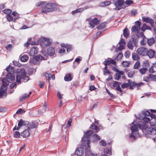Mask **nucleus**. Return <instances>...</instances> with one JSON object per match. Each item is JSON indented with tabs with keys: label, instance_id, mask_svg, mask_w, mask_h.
<instances>
[{
	"label": "nucleus",
	"instance_id": "f257e3e1",
	"mask_svg": "<svg viewBox=\"0 0 156 156\" xmlns=\"http://www.w3.org/2000/svg\"><path fill=\"white\" fill-rule=\"evenodd\" d=\"M30 79L29 77L26 76V73L24 69H21L19 73V75L16 76V81L18 84L21 82H26Z\"/></svg>",
	"mask_w": 156,
	"mask_h": 156
},
{
	"label": "nucleus",
	"instance_id": "f03ea898",
	"mask_svg": "<svg viewBox=\"0 0 156 156\" xmlns=\"http://www.w3.org/2000/svg\"><path fill=\"white\" fill-rule=\"evenodd\" d=\"M42 9L41 12L42 13H44L46 14L48 12L55 11L56 10V5L54 3H48L44 6L43 5Z\"/></svg>",
	"mask_w": 156,
	"mask_h": 156
},
{
	"label": "nucleus",
	"instance_id": "7ed1b4c3",
	"mask_svg": "<svg viewBox=\"0 0 156 156\" xmlns=\"http://www.w3.org/2000/svg\"><path fill=\"white\" fill-rule=\"evenodd\" d=\"M5 69L7 71L8 73L6 75V78L5 79L7 80L6 81L9 83V82H11L15 80V76L12 74V73L14 72V69L9 65Z\"/></svg>",
	"mask_w": 156,
	"mask_h": 156
},
{
	"label": "nucleus",
	"instance_id": "20e7f679",
	"mask_svg": "<svg viewBox=\"0 0 156 156\" xmlns=\"http://www.w3.org/2000/svg\"><path fill=\"white\" fill-rule=\"evenodd\" d=\"M138 125L139 128L143 130H144L145 132V136L147 137L152 138L155 141V139L153 137V136L151 134H147V132L146 130L147 128H152L151 127H147L146 124L143 121H139L138 122Z\"/></svg>",
	"mask_w": 156,
	"mask_h": 156
},
{
	"label": "nucleus",
	"instance_id": "39448f33",
	"mask_svg": "<svg viewBox=\"0 0 156 156\" xmlns=\"http://www.w3.org/2000/svg\"><path fill=\"white\" fill-rule=\"evenodd\" d=\"M143 120L146 122H149L151 126H156V115L154 114H151L148 117H144Z\"/></svg>",
	"mask_w": 156,
	"mask_h": 156
},
{
	"label": "nucleus",
	"instance_id": "423d86ee",
	"mask_svg": "<svg viewBox=\"0 0 156 156\" xmlns=\"http://www.w3.org/2000/svg\"><path fill=\"white\" fill-rule=\"evenodd\" d=\"M136 124L135 122H133L130 125L131 126V133L130 134L129 136L131 138L135 139L136 137H137L138 135V127L136 125Z\"/></svg>",
	"mask_w": 156,
	"mask_h": 156
},
{
	"label": "nucleus",
	"instance_id": "0eeeda50",
	"mask_svg": "<svg viewBox=\"0 0 156 156\" xmlns=\"http://www.w3.org/2000/svg\"><path fill=\"white\" fill-rule=\"evenodd\" d=\"M7 80L4 78L2 80V85L0 90V98L3 96L5 92L7 89V86L9 83L6 81Z\"/></svg>",
	"mask_w": 156,
	"mask_h": 156
},
{
	"label": "nucleus",
	"instance_id": "6e6552de",
	"mask_svg": "<svg viewBox=\"0 0 156 156\" xmlns=\"http://www.w3.org/2000/svg\"><path fill=\"white\" fill-rule=\"evenodd\" d=\"M93 133V131L92 130L88 131L84 133V136L82 138V140L86 142L87 145L88 147H90V141L88 140V137L92 135Z\"/></svg>",
	"mask_w": 156,
	"mask_h": 156
},
{
	"label": "nucleus",
	"instance_id": "1a4fd4ad",
	"mask_svg": "<svg viewBox=\"0 0 156 156\" xmlns=\"http://www.w3.org/2000/svg\"><path fill=\"white\" fill-rule=\"evenodd\" d=\"M136 52L138 55L142 56L146 55L147 54V50L144 47H141L138 48Z\"/></svg>",
	"mask_w": 156,
	"mask_h": 156
},
{
	"label": "nucleus",
	"instance_id": "9d476101",
	"mask_svg": "<svg viewBox=\"0 0 156 156\" xmlns=\"http://www.w3.org/2000/svg\"><path fill=\"white\" fill-rule=\"evenodd\" d=\"M87 21L89 22V24L90 25V27L92 28L94 27L95 26L97 25L98 23V20L96 18L94 19L92 18H89L87 19Z\"/></svg>",
	"mask_w": 156,
	"mask_h": 156
},
{
	"label": "nucleus",
	"instance_id": "9b49d317",
	"mask_svg": "<svg viewBox=\"0 0 156 156\" xmlns=\"http://www.w3.org/2000/svg\"><path fill=\"white\" fill-rule=\"evenodd\" d=\"M29 124V122L24 120L20 119L18 122V126L17 130H19L22 126H27Z\"/></svg>",
	"mask_w": 156,
	"mask_h": 156
},
{
	"label": "nucleus",
	"instance_id": "f8f14e48",
	"mask_svg": "<svg viewBox=\"0 0 156 156\" xmlns=\"http://www.w3.org/2000/svg\"><path fill=\"white\" fill-rule=\"evenodd\" d=\"M142 20L144 22L149 23L152 27H154V20L149 17H142Z\"/></svg>",
	"mask_w": 156,
	"mask_h": 156
},
{
	"label": "nucleus",
	"instance_id": "ddd939ff",
	"mask_svg": "<svg viewBox=\"0 0 156 156\" xmlns=\"http://www.w3.org/2000/svg\"><path fill=\"white\" fill-rule=\"evenodd\" d=\"M117 72L115 76V79L116 80H119L121 77V76L123 74V71H119L116 68H115L114 70Z\"/></svg>",
	"mask_w": 156,
	"mask_h": 156
},
{
	"label": "nucleus",
	"instance_id": "4468645a",
	"mask_svg": "<svg viewBox=\"0 0 156 156\" xmlns=\"http://www.w3.org/2000/svg\"><path fill=\"white\" fill-rule=\"evenodd\" d=\"M38 48L37 47H34L32 48L29 52V55L31 56H34L37 53Z\"/></svg>",
	"mask_w": 156,
	"mask_h": 156
},
{
	"label": "nucleus",
	"instance_id": "2eb2a0df",
	"mask_svg": "<svg viewBox=\"0 0 156 156\" xmlns=\"http://www.w3.org/2000/svg\"><path fill=\"white\" fill-rule=\"evenodd\" d=\"M147 134H151L153 136L156 134V127L152 128H147L146 129Z\"/></svg>",
	"mask_w": 156,
	"mask_h": 156
},
{
	"label": "nucleus",
	"instance_id": "dca6fc26",
	"mask_svg": "<svg viewBox=\"0 0 156 156\" xmlns=\"http://www.w3.org/2000/svg\"><path fill=\"white\" fill-rule=\"evenodd\" d=\"M84 152L83 150L81 148H77L75 151V154L80 156L83 155Z\"/></svg>",
	"mask_w": 156,
	"mask_h": 156
},
{
	"label": "nucleus",
	"instance_id": "f3484780",
	"mask_svg": "<svg viewBox=\"0 0 156 156\" xmlns=\"http://www.w3.org/2000/svg\"><path fill=\"white\" fill-rule=\"evenodd\" d=\"M60 46L61 47L66 49L67 52L69 51L72 49V46L71 45H67L64 43L61 44Z\"/></svg>",
	"mask_w": 156,
	"mask_h": 156
},
{
	"label": "nucleus",
	"instance_id": "a211bd4d",
	"mask_svg": "<svg viewBox=\"0 0 156 156\" xmlns=\"http://www.w3.org/2000/svg\"><path fill=\"white\" fill-rule=\"evenodd\" d=\"M149 58H152L154 57L155 55V51L151 49L147 51V54Z\"/></svg>",
	"mask_w": 156,
	"mask_h": 156
},
{
	"label": "nucleus",
	"instance_id": "6ab92c4d",
	"mask_svg": "<svg viewBox=\"0 0 156 156\" xmlns=\"http://www.w3.org/2000/svg\"><path fill=\"white\" fill-rule=\"evenodd\" d=\"M40 60L39 55H37L34 57L33 58L30 60L31 63H33L34 64H36L37 62H38Z\"/></svg>",
	"mask_w": 156,
	"mask_h": 156
},
{
	"label": "nucleus",
	"instance_id": "aec40b11",
	"mask_svg": "<svg viewBox=\"0 0 156 156\" xmlns=\"http://www.w3.org/2000/svg\"><path fill=\"white\" fill-rule=\"evenodd\" d=\"M47 51L48 55L51 56L53 55L55 52V48L52 47H49Z\"/></svg>",
	"mask_w": 156,
	"mask_h": 156
},
{
	"label": "nucleus",
	"instance_id": "412c9836",
	"mask_svg": "<svg viewBox=\"0 0 156 156\" xmlns=\"http://www.w3.org/2000/svg\"><path fill=\"white\" fill-rule=\"evenodd\" d=\"M29 129H25L23 132L21 133V136L23 137H27L29 136L30 135V133Z\"/></svg>",
	"mask_w": 156,
	"mask_h": 156
},
{
	"label": "nucleus",
	"instance_id": "4be33fe9",
	"mask_svg": "<svg viewBox=\"0 0 156 156\" xmlns=\"http://www.w3.org/2000/svg\"><path fill=\"white\" fill-rule=\"evenodd\" d=\"M103 63L105 66H107V65H109L111 63L113 65H115L116 62L114 60L110 59L107 60L106 61H104Z\"/></svg>",
	"mask_w": 156,
	"mask_h": 156
},
{
	"label": "nucleus",
	"instance_id": "5701e85b",
	"mask_svg": "<svg viewBox=\"0 0 156 156\" xmlns=\"http://www.w3.org/2000/svg\"><path fill=\"white\" fill-rule=\"evenodd\" d=\"M51 40L48 38H44V44L45 46H48L51 45Z\"/></svg>",
	"mask_w": 156,
	"mask_h": 156
},
{
	"label": "nucleus",
	"instance_id": "b1692460",
	"mask_svg": "<svg viewBox=\"0 0 156 156\" xmlns=\"http://www.w3.org/2000/svg\"><path fill=\"white\" fill-rule=\"evenodd\" d=\"M131 30L133 32L135 33H138L140 30V27H139L134 26L132 27Z\"/></svg>",
	"mask_w": 156,
	"mask_h": 156
},
{
	"label": "nucleus",
	"instance_id": "393cba45",
	"mask_svg": "<svg viewBox=\"0 0 156 156\" xmlns=\"http://www.w3.org/2000/svg\"><path fill=\"white\" fill-rule=\"evenodd\" d=\"M44 76L45 77L46 79L48 80V83H49V85H48V88H49L50 87V83L49 80L51 79V74H48L46 73H45Z\"/></svg>",
	"mask_w": 156,
	"mask_h": 156
},
{
	"label": "nucleus",
	"instance_id": "a878e982",
	"mask_svg": "<svg viewBox=\"0 0 156 156\" xmlns=\"http://www.w3.org/2000/svg\"><path fill=\"white\" fill-rule=\"evenodd\" d=\"M123 0H118L115 3V5L117 6H119L120 8H119L118 9H121V6L122 5L123 3Z\"/></svg>",
	"mask_w": 156,
	"mask_h": 156
},
{
	"label": "nucleus",
	"instance_id": "bb28decb",
	"mask_svg": "<svg viewBox=\"0 0 156 156\" xmlns=\"http://www.w3.org/2000/svg\"><path fill=\"white\" fill-rule=\"evenodd\" d=\"M66 48H60L59 49V56H62L65 53Z\"/></svg>",
	"mask_w": 156,
	"mask_h": 156
},
{
	"label": "nucleus",
	"instance_id": "cd10ccee",
	"mask_svg": "<svg viewBox=\"0 0 156 156\" xmlns=\"http://www.w3.org/2000/svg\"><path fill=\"white\" fill-rule=\"evenodd\" d=\"M65 80L66 81H71L72 79V77L70 73L67 74L64 77Z\"/></svg>",
	"mask_w": 156,
	"mask_h": 156
},
{
	"label": "nucleus",
	"instance_id": "c85d7f7f",
	"mask_svg": "<svg viewBox=\"0 0 156 156\" xmlns=\"http://www.w3.org/2000/svg\"><path fill=\"white\" fill-rule=\"evenodd\" d=\"M132 58L133 60H138L140 59V58L137 53H133L132 54Z\"/></svg>",
	"mask_w": 156,
	"mask_h": 156
},
{
	"label": "nucleus",
	"instance_id": "c756f323",
	"mask_svg": "<svg viewBox=\"0 0 156 156\" xmlns=\"http://www.w3.org/2000/svg\"><path fill=\"white\" fill-rule=\"evenodd\" d=\"M84 9L83 8H80L73 11L72 12V14L73 15H74L75 14L78 12H82L83 11Z\"/></svg>",
	"mask_w": 156,
	"mask_h": 156
},
{
	"label": "nucleus",
	"instance_id": "7c9ffc66",
	"mask_svg": "<svg viewBox=\"0 0 156 156\" xmlns=\"http://www.w3.org/2000/svg\"><path fill=\"white\" fill-rule=\"evenodd\" d=\"M37 127L36 124L34 122H32L30 124L29 126L27 128L28 129H34L36 128Z\"/></svg>",
	"mask_w": 156,
	"mask_h": 156
},
{
	"label": "nucleus",
	"instance_id": "2f4dec72",
	"mask_svg": "<svg viewBox=\"0 0 156 156\" xmlns=\"http://www.w3.org/2000/svg\"><path fill=\"white\" fill-rule=\"evenodd\" d=\"M28 58L29 57L27 55H24L21 57L20 60L22 62H25L28 60Z\"/></svg>",
	"mask_w": 156,
	"mask_h": 156
},
{
	"label": "nucleus",
	"instance_id": "473e14b6",
	"mask_svg": "<svg viewBox=\"0 0 156 156\" xmlns=\"http://www.w3.org/2000/svg\"><path fill=\"white\" fill-rule=\"evenodd\" d=\"M123 35L125 37L127 38L129 35V32L128 29L125 28L123 30Z\"/></svg>",
	"mask_w": 156,
	"mask_h": 156
},
{
	"label": "nucleus",
	"instance_id": "72a5a7b5",
	"mask_svg": "<svg viewBox=\"0 0 156 156\" xmlns=\"http://www.w3.org/2000/svg\"><path fill=\"white\" fill-rule=\"evenodd\" d=\"M148 44L149 46H151L154 43V38H151L147 39Z\"/></svg>",
	"mask_w": 156,
	"mask_h": 156
},
{
	"label": "nucleus",
	"instance_id": "f704fd0d",
	"mask_svg": "<svg viewBox=\"0 0 156 156\" xmlns=\"http://www.w3.org/2000/svg\"><path fill=\"white\" fill-rule=\"evenodd\" d=\"M142 84L143 83H140L138 84H135L133 83V84H131V83L130 82H130H129V85H130L129 89H133V86H135V85H136L139 86Z\"/></svg>",
	"mask_w": 156,
	"mask_h": 156
},
{
	"label": "nucleus",
	"instance_id": "c9c22d12",
	"mask_svg": "<svg viewBox=\"0 0 156 156\" xmlns=\"http://www.w3.org/2000/svg\"><path fill=\"white\" fill-rule=\"evenodd\" d=\"M146 29L151 30V28L147 26L145 23H144L141 28V30L142 31H144Z\"/></svg>",
	"mask_w": 156,
	"mask_h": 156
},
{
	"label": "nucleus",
	"instance_id": "e433bc0d",
	"mask_svg": "<svg viewBox=\"0 0 156 156\" xmlns=\"http://www.w3.org/2000/svg\"><path fill=\"white\" fill-rule=\"evenodd\" d=\"M27 97V94H23L22 96H21L20 98V101L21 102H23L26 99Z\"/></svg>",
	"mask_w": 156,
	"mask_h": 156
},
{
	"label": "nucleus",
	"instance_id": "4c0bfd02",
	"mask_svg": "<svg viewBox=\"0 0 156 156\" xmlns=\"http://www.w3.org/2000/svg\"><path fill=\"white\" fill-rule=\"evenodd\" d=\"M130 64V62L124 61H123L122 62V65L125 67H128L129 66Z\"/></svg>",
	"mask_w": 156,
	"mask_h": 156
},
{
	"label": "nucleus",
	"instance_id": "58836bf2",
	"mask_svg": "<svg viewBox=\"0 0 156 156\" xmlns=\"http://www.w3.org/2000/svg\"><path fill=\"white\" fill-rule=\"evenodd\" d=\"M142 114L144 117H148L150 116L149 112L147 111H143Z\"/></svg>",
	"mask_w": 156,
	"mask_h": 156
},
{
	"label": "nucleus",
	"instance_id": "ea45409f",
	"mask_svg": "<svg viewBox=\"0 0 156 156\" xmlns=\"http://www.w3.org/2000/svg\"><path fill=\"white\" fill-rule=\"evenodd\" d=\"M128 82V83H125L122 85L121 87L122 88H125L128 87L129 86V82H130V80H129Z\"/></svg>",
	"mask_w": 156,
	"mask_h": 156
},
{
	"label": "nucleus",
	"instance_id": "a19ab883",
	"mask_svg": "<svg viewBox=\"0 0 156 156\" xmlns=\"http://www.w3.org/2000/svg\"><path fill=\"white\" fill-rule=\"evenodd\" d=\"M123 56V54L122 53H119L115 58V59L117 60H120L121 59Z\"/></svg>",
	"mask_w": 156,
	"mask_h": 156
},
{
	"label": "nucleus",
	"instance_id": "79ce46f5",
	"mask_svg": "<svg viewBox=\"0 0 156 156\" xmlns=\"http://www.w3.org/2000/svg\"><path fill=\"white\" fill-rule=\"evenodd\" d=\"M110 3L111 2L110 1H106L101 3V5L102 6H106L109 5Z\"/></svg>",
	"mask_w": 156,
	"mask_h": 156
},
{
	"label": "nucleus",
	"instance_id": "37998d69",
	"mask_svg": "<svg viewBox=\"0 0 156 156\" xmlns=\"http://www.w3.org/2000/svg\"><path fill=\"white\" fill-rule=\"evenodd\" d=\"M106 27V24L103 23L101 24L100 26L98 27V29H102L105 28Z\"/></svg>",
	"mask_w": 156,
	"mask_h": 156
},
{
	"label": "nucleus",
	"instance_id": "c03bdc74",
	"mask_svg": "<svg viewBox=\"0 0 156 156\" xmlns=\"http://www.w3.org/2000/svg\"><path fill=\"white\" fill-rule=\"evenodd\" d=\"M21 134L20 132L18 131H16L14 133V136L16 138L20 137Z\"/></svg>",
	"mask_w": 156,
	"mask_h": 156
},
{
	"label": "nucleus",
	"instance_id": "a18cd8bd",
	"mask_svg": "<svg viewBox=\"0 0 156 156\" xmlns=\"http://www.w3.org/2000/svg\"><path fill=\"white\" fill-rule=\"evenodd\" d=\"M99 144L100 146L104 147H105L107 145L106 142L103 140H101L99 142Z\"/></svg>",
	"mask_w": 156,
	"mask_h": 156
},
{
	"label": "nucleus",
	"instance_id": "49530a36",
	"mask_svg": "<svg viewBox=\"0 0 156 156\" xmlns=\"http://www.w3.org/2000/svg\"><path fill=\"white\" fill-rule=\"evenodd\" d=\"M147 70V69L145 68H143L142 69H140L139 70V71L141 74H144L145 73Z\"/></svg>",
	"mask_w": 156,
	"mask_h": 156
},
{
	"label": "nucleus",
	"instance_id": "de8ad7c7",
	"mask_svg": "<svg viewBox=\"0 0 156 156\" xmlns=\"http://www.w3.org/2000/svg\"><path fill=\"white\" fill-rule=\"evenodd\" d=\"M140 66V62L137 61L134 64L133 68L134 69H138Z\"/></svg>",
	"mask_w": 156,
	"mask_h": 156
},
{
	"label": "nucleus",
	"instance_id": "09e8293b",
	"mask_svg": "<svg viewBox=\"0 0 156 156\" xmlns=\"http://www.w3.org/2000/svg\"><path fill=\"white\" fill-rule=\"evenodd\" d=\"M104 153L105 154H109L110 155L111 154V153L110 151H109V150L108 148H105L104 150Z\"/></svg>",
	"mask_w": 156,
	"mask_h": 156
},
{
	"label": "nucleus",
	"instance_id": "8fccbe9b",
	"mask_svg": "<svg viewBox=\"0 0 156 156\" xmlns=\"http://www.w3.org/2000/svg\"><path fill=\"white\" fill-rule=\"evenodd\" d=\"M150 78L152 81H156V76L153 75V74H151L150 75Z\"/></svg>",
	"mask_w": 156,
	"mask_h": 156
},
{
	"label": "nucleus",
	"instance_id": "3c124183",
	"mask_svg": "<svg viewBox=\"0 0 156 156\" xmlns=\"http://www.w3.org/2000/svg\"><path fill=\"white\" fill-rule=\"evenodd\" d=\"M3 12L6 14H9L12 12L11 10L5 9L3 11Z\"/></svg>",
	"mask_w": 156,
	"mask_h": 156
},
{
	"label": "nucleus",
	"instance_id": "603ef678",
	"mask_svg": "<svg viewBox=\"0 0 156 156\" xmlns=\"http://www.w3.org/2000/svg\"><path fill=\"white\" fill-rule=\"evenodd\" d=\"M121 83L117 81H114L113 83V86L114 87H117L118 86H120Z\"/></svg>",
	"mask_w": 156,
	"mask_h": 156
},
{
	"label": "nucleus",
	"instance_id": "864d4df0",
	"mask_svg": "<svg viewBox=\"0 0 156 156\" xmlns=\"http://www.w3.org/2000/svg\"><path fill=\"white\" fill-rule=\"evenodd\" d=\"M135 72L134 71H131L128 73V76L129 77H132L135 74Z\"/></svg>",
	"mask_w": 156,
	"mask_h": 156
},
{
	"label": "nucleus",
	"instance_id": "5fc2aeb1",
	"mask_svg": "<svg viewBox=\"0 0 156 156\" xmlns=\"http://www.w3.org/2000/svg\"><path fill=\"white\" fill-rule=\"evenodd\" d=\"M85 153L87 156H91L92 154H93V153H92L88 149L86 150Z\"/></svg>",
	"mask_w": 156,
	"mask_h": 156
},
{
	"label": "nucleus",
	"instance_id": "6e6d98bb",
	"mask_svg": "<svg viewBox=\"0 0 156 156\" xmlns=\"http://www.w3.org/2000/svg\"><path fill=\"white\" fill-rule=\"evenodd\" d=\"M6 18L7 20L10 22L12 21L13 20V17L12 16L10 15H7L6 16Z\"/></svg>",
	"mask_w": 156,
	"mask_h": 156
},
{
	"label": "nucleus",
	"instance_id": "4d7b16f0",
	"mask_svg": "<svg viewBox=\"0 0 156 156\" xmlns=\"http://www.w3.org/2000/svg\"><path fill=\"white\" fill-rule=\"evenodd\" d=\"M127 46L129 49L132 50H133V47L132 42H129L127 44Z\"/></svg>",
	"mask_w": 156,
	"mask_h": 156
},
{
	"label": "nucleus",
	"instance_id": "13d9d810",
	"mask_svg": "<svg viewBox=\"0 0 156 156\" xmlns=\"http://www.w3.org/2000/svg\"><path fill=\"white\" fill-rule=\"evenodd\" d=\"M92 137L96 140H99L100 139V137L96 134H94L93 135Z\"/></svg>",
	"mask_w": 156,
	"mask_h": 156
},
{
	"label": "nucleus",
	"instance_id": "bf43d9fd",
	"mask_svg": "<svg viewBox=\"0 0 156 156\" xmlns=\"http://www.w3.org/2000/svg\"><path fill=\"white\" fill-rule=\"evenodd\" d=\"M130 55V52L129 51H126L124 54V56L126 58H128Z\"/></svg>",
	"mask_w": 156,
	"mask_h": 156
},
{
	"label": "nucleus",
	"instance_id": "052dcab7",
	"mask_svg": "<svg viewBox=\"0 0 156 156\" xmlns=\"http://www.w3.org/2000/svg\"><path fill=\"white\" fill-rule=\"evenodd\" d=\"M147 39L146 38H143V40L140 41V44L142 45H145L146 43Z\"/></svg>",
	"mask_w": 156,
	"mask_h": 156
},
{
	"label": "nucleus",
	"instance_id": "680f3d73",
	"mask_svg": "<svg viewBox=\"0 0 156 156\" xmlns=\"http://www.w3.org/2000/svg\"><path fill=\"white\" fill-rule=\"evenodd\" d=\"M25 112V111L24 109H20L17 111L16 113L21 114L24 113Z\"/></svg>",
	"mask_w": 156,
	"mask_h": 156
},
{
	"label": "nucleus",
	"instance_id": "e2e57ef3",
	"mask_svg": "<svg viewBox=\"0 0 156 156\" xmlns=\"http://www.w3.org/2000/svg\"><path fill=\"white\" fill-rule=\"evenodd\" d=\"M12 45L11 44H9L6 45L5 46V48L8 50L9 51H11L12 49Z\"/></svg>",
	"mask_w": 156,
	"mask_h": 156
},
{
	"label": "nucleus",
	"instance_id": "0e129e2a",
	"mask_svg": "<svg viewBox=\"0 0 156 156\" xmlns=\"http://www.w3.org/2000/svg\"><path fill=\"white\" fill-rule=\"evenodd\" d=\"M104 75H105L106 73H108V74L110 73V72L107 69V66H105V67L104 68Z\"/></svg>",
	"mask_w": 156,
	"mask_h": 156
},
{
	"label": "nucleus",
	"instance_id": "69168bd1",
	"mask_svg": "<svg viewBox=\"0 0 156 156\" xmlns=\"http://www.w3.org/2000/svg\"><path fill=\"white\" fill-rule=\"evenodd\" d=\"M72 122V119H69L67 121V123L66 125L67 127H69L71 126V123Z\"/></svg>",
	"mask_w": 156,
	"mask_h": 156
},
{
	"label": "nucleus",
	"instance_id": "338daca9",
	"mask_svg": "<svg viewBox=\"0 0 156 156\" xmlns=\"http://www.w3.org/2000/svg\"><path fill=\"white\" fill-rule=\"evenodd\" d=\"M45 85V82L44 81H40L39 82V86L41 88H43Z\"/></svg>",
	"mask_w": 156,
	"mask_h": 156
},
{
	"label": "nucleus",
	"instance_id": "774afa93",
	"mask_svg": "<svg viewBox=\"0 0 156 156\" xmlns=\"http://www.w3.org/2000/svg\"><path fill=\"white\" fill-rule=\"evenodd\" d=\"M14 65L17 66H21V64H20L18 61H14L12 62Z\"/></svg>",
	"mask_w": 156,
	"mask_h": 156
}]
</instances>
